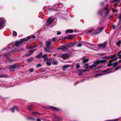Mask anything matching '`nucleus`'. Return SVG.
Masks as SVG:
<instances>
[{
  "label": "nucleus",
  "mask_w": 121,
  "mask_h": 121,
  "mask_svg": "<svg viewBox=\"0 0 121 121\" xmlns=\"http://www.w3.org/2000/svg\"><path fill=\"white\" fill-rule=\"evenodd\" d=\"M105 6L106 7H104L103 9L99 12V13L101 15L104 14L105 15L107 16L109 13V10H108V6L107 4H106Z\"/></svg>",
  "instance_id": "f257e3e1"
},
{
  "label": "nucleus",
  "mask_w": 121,
  "mask_h": 121,
  "mask_svg": "<svg viewBox=\"0 0 121 121\" xmlns=\"http://www.w3.org/2000/svg\"><path fill=\"white\" fill-rule=\"evenodd\" d=\"M30 39V37L29 36L26 37V38L23 39L21 41H16L14 45L17 47L19 46L20 44L21 43L26 41Z\"/></svg>",
  "instance_id": "f03ea898"
},
{
  "label": "nucleus",
  "mask_w": 121,
  "mask_h": 121,
  "mask_svg": "<svg viewBox=\"0 0 121 121\" xmlns=\"http://www.w3.org/2000/svg\"><path fill=\"white\" fill-rule=\"evenodd\" d=\"M5 20L2 18H0V29L3 28L5 26Z\"/></svg>",
  "instance_id": "7ed1b4c3"
},
{
  "label": "nucleus",
  "mask_w": 121,
  "mask_h": 121,
  "mask_svg": "<svg viewBox=\"0 0 121 121\" xmlns=\"http://www.w3.org/2000/svg\"><path fill=\"white\" fill-rule=\"evenodd\" d=\"M52 43L50 40L46 41L45 43L46 46L49 48H52Z\"/></svg>",
  "instance_id": "20e7f679"
},
{
  "label": "nucleus",
  "mask_w": 121,
  "mask_h": 121,
  "mask_svg": "<svg viewBox=\"0 0 121 121\" xmlns=\"http://www.w3.org/2000/svg\"><path fill=\"white\" fill-rule=\"evenodd\" d=\"M118 58V57L117 56L116 57H115V58L113 59L110 60L109 62V64H107V66H109L112 65V63H112L113 61H117V59Z\"/></svg>",
  "instance_id": "39448f33"
},
{
  "label": "nucleus",
  "mask_w": 121,
  "mask_h": 121,
  "mask_svg": "<svg viewBox=\"0 0 121 121\" xmlns=\"http://www.w3.org/2000/svg\"><path fill=\"white\" fill-rule=\"evenodd\" d=\"M54 19L51 17L49 18L47 20L46 24L47 25H50L54 21Z\"/></svg>",
  "instance_id": "423d86ee"
},
{
  "label": "nucleus",
  "mask_w": 121,
  "mask_h": 121,
  "mask_svg": "<svg viewBox=\"0 0 121 121\" xmlns=\"http://www.w3.org/2000/svg\"><path fill=\"white\" fill-rule=\"evenodd\" d=\"M103 28L101 27H98L97 29H96L95 30L94 34H99L103 30Z\"/></svg>",
  "instance_id": "0eeeda50"
},
{
  "label": "nucleus",
  "mask_w": 121,
  "mask_h": 121,
  "mask_svg": "<svg viewBox=\"0 0 121 121\" xmlns=\"http://www.w3.org/2000/svg\"><path fill=\"white\" fill-rule=\"evenodd\" d=\"M107 45V42H105L104 43L99 44L98 46L100 48H103L106 47Z\"/></svg>",
  "instance_id": "6e6552de"
},
{
  "label": "nucleus",
  "mask_w": 121,
  "mask_h": 121,
  "mask_svg": "<svg viewBox=\"0 0 121 121\" xmlns=\"http://www.w3.org/2000/svg\"><path fill=\"white\" fill-rule=\"evenodd\" d=\"M11 111L13 112L15 110L17 111L18 110V108L17 106H13L12 108L10 109Z\"/></svg>",
  "instance_id": "1a4fd4ad"
},
{
  "label": "nucleus",
  "mask_w": 121,
  "mask_h": 121,
  "mask_svg": "<svg viewBox=\"0 0 121 121\" xmlns=\"http://www.w3.org/2000/svg\"><path fill=\"white\" fill-rule=\"evenodd\" d=\"M16 66L15 65H12L10 66L9 68V70L10 71H13L16 68Z\"/></svg>",
  "instance_id": "9d476101"
},
{
  "label": "nucleus",
  "mask_w": 121,
  "mask_h": 121,
  "mask_svg": "<svg viewBox=\"0 0 121 121\" xmlns=\"http://www.w3.org/2000/svg\"><path fill=\"white\" fill-rule=\"evenodd\" d=\"M48 107V108H50V109H51V110H52V109H53V110H59V109L58 108H57L55 107H54V106H48V107Z\"/></svg>",
  "instance_id": "9b49d317"
},
{
  "label": "nucleus",
  "mask_w": 121,
  "mask_h": 121,
  "mask_svg": "<svg viewBox=\"0 0 121 121\" xmlns=\"http://www.w3.org/2000/svg\"><path fill=\"white\" fill-rule=\"evenodd\" d=\"M51 48H48L47 47H45L44 48V51L46 52H48L50 53L51 52V51L50 50V49Z\"/></svg>",
  "instance_id": "f8f14e48"
},
{
  "label": "nucleus",
  "mask_w": 121,
  "mask_h": 121,
  "mask_svg": "<svg viewBox=\"0 0 121 121\" xmlns=\"http://www.w3.org/2000/svg\"><path fill=\"white\" fill-rule=\"evenodd\" d=\"M68 48V47L67 45L63 46L62 51H64L67 50Z\"/></svg>",
  "instance_id": "ddd939ff"
},
{
  "label": "nucleus",
  "mask_w": 121,
  "mask_h": 121,
  "mask_svg": "<svg viewBox=\"0 0 121 121\" xmlns=\"http://www.w3.org/2000/svg\"><path fill=\"white\" fill-rule=\"evenodd\" d=\"M64 59H67L68 58V55L67 54H64L61 56Z\"/></svg>",
  "instance_id": "4468645a"
},
{
  "label": "nucleus",
  "mask_w": 121,
  "mask_h": 121,
  "mask_svg": "<svg viewBox=\"0 0 121 121\" xmlns=\"http://www.w3.org/2000/svg\"><path fill=\"white\" fill-rule=\"evenodd\" d=\"M120 0H114L113 1H112L111 2V3H112L113 2H115V3L116 4V5L117 4H118L119 2L120 1Z\"/></svg>",
  "instance_id": "2eb2a0df"
},
{
  "label": "nucleus",
  "mask_w": 121,
  "mask_h": 121,
  "mask_svg": "<svg viewBox=\"0 0 121 121\" xmlns=\"http://www.w3.org/2000/svg\"><path fill=\"white\" fill-rule=\"evenodd\" d=\"M89 60V59H85L84 58H83L82 60V62L83 63H85L87 62Z\"/></svg>",
  "instance_id": "dca6fc26"
},
{
  "label": "nucleus",
  "mask_w": 121,
  "mask_h": 121,
  "mask_svg": "<svg viewBox=\"0 0 121 121\" xmlns=\"http://www.w3.org/2000/svg\"><path fill=\"white\" fill-rule=\"evenodd\" d=\"M42 54V52H40V54L36 56V58H39L41 56Z\"/></svg>",
  "instance_id": "f3484780"
},
{
  "label": "nucleus",
  "mask_w": 121,
  "mask_h": 121,
  "mask_svg": "<svg viewBox=\"0 0 121 121\" xmlns=\"http://www.w3.org/2000/svg\"><path fill=\"white\" fill-rule=\"evenodd\" d=\"M118 63V61L116 62L113 63V65L112 64L113 66L115 67L117 65Z\"/></svg>",
  "instance_id": "a211bd4d"
},
{
  "label": "nucleus",
  "mask_w": 121,
  "mask_h": 121,
  "mask_svg": "<svg viewBox=\"0 0 121 121\" xmlns=\"http://www.w3.org/2000/svg\"><path fill=\"white\" fill-rule=\"evenodd\" d=\"M75 43H69V47L73 46V45H75Z\"/></svg>",
  "instance_id": "6ab92c4d"
},
{
  "label": "nucleus",
  "mask_w": 121,
  "mask_h": 121,
  "mask_svg": "<svg viewBox=\"0 0 121 121\" xmlns=\"http://www.w3.org/2000/svg\"><path fill=\"white\" fill-rule=\"evenodd\" d=\"M68 67V65H65L63 66L62 68V69L63 70H65Z\"/></svg>",
  "instance_id": "aec40b11"
},
{
  "label": "nucleus",
  "mask_w": 121,
  "mask_h": 121,
  "mask_svg": "<svg viewBox=\"0 0 121 121\" xmlns=\"http://www.w3.org/2000/svg\"><path fill=\"white\" fill-rule=\"evenodd\" d=\"M96 65H95L93 64L92 65L89 66V68L90 69H92L93 68L95 67L96 66Z\"/></svg>",
  "instance_id": "412c9836"
},
{
  "label": "nucleus",
  "mask_w": 121,
  "mask_h": 121,
  "mask_svg": "<svg viewBox=\"0 0 121 121\" xmlns=\"http://www.w3.org/2000/svg\"><path fill=\"white\" fill-rule=\"evenodd\" d=\"M8 75L7 74H4L0 76V78H6L8 77Z\"/></svg>",
  "instance_id": "4be33fe9"
},
{
  "label": "nucleus",
  "mask_w": 121,
  "mask_h": 121,
  "mask_svg": "<svg viewBox=\"0 0 121 121\" xmlns=\"http://www.w3.org/2000/svg\"><path fill=\"white\" fill-rule=\"evenodd\" d=\"M33 58L31 57L30 58H29L27 60L29 62H30L32 61L33 60Z\"/></svg>",
  "instance_id": "5701e85b"
},
{
  "label": "nucleus",
  "mask_w": 121,
  "mask_h": 121,
  "mask_svg": "<svg viewBox=\"0 0 121 121\" xmlns=\"http://www.w3.org/2000/svg\"><path fill=\"white\" fill-rule=\"evenodd\" d=\"M121 43V40H119L118 42H117V45L119 47Z\"/></svg>",
  "instance_id": "b1692460"
},
{
  "label": "nucleus",
  "mask_w": 121,
  "mask_h": 121,
  "mask_svg": "<svg viewBox=\"0 0 121 121\" xmlns=\"http://www.w3.org/2000/svg\"><path fill=\"white\" fill-rule=\"evenodd\" d=\"M110 70L109 69H106L105 70L104 72H105V73H109V72H108V71H109Z\"/></svg>",
  "instance_id": "393cba45"
},
{
  "label": "nucleus",
  "mask_w": 121,
  "mask_h": 121,
  "mask_svg": "<svg viewBox=\"0 0 121 121\" xmlns=\"http://www.w3.org/2000/svg\"><path fill=\"white\" fill-rule=\"evenodd\" d=\"M100 63H103L105 62L106 61V60H100Z\"/></svg>",
  "instance_id": "a878e982"
},
{
  "label": "nucleus",
  "mask_w": 121,
  "mask_h": 121,
  "mask_svg": "<svg viewBox=\"0 0 121 121\" xmlns=\"http://www.w3.org/2000/svg\"><path fill=\"white\" fill-rule=\"evenodd\" d=\"M116 55H117V54H114L113 55L111 56H110V58L111 59L114 58L116 57Z\"/></svg>",
  "instance_id": "bb28decb"
},
{
  "label": "nucleus",
  "mask_w": 121,
  "mask_h": 121,
  "mask_svg": "<svg viewBox=\"0 0 121 121\" xmlns=\"http://www.w3.org/2000/svg\"><path fill=\"white\" fill-rule=\"evenodd\" d=\"M33 108V107L32 106H29L28 107V110H30L31 109H32Z\"/></svg>",
  "instance_id": "cd10ccee"
},
{
  "label": "nucleus",
  "mask_w": 121,
  "mask_h": 121,
  "mask_svg": "<svg viewBox=\"0 0 121 121\" xmlns=\"http://www.w3.org/2000/svg\"><path fill=\"white\" fill-rule=\"evenodd\" d=\"M100 63V60H98L95 62L94 63L96 64H98Z\"/></svg>",
  "instance_id": "c85d7f7f"
},
{
  "label": "nucleus",
  "mask_w": 121,
  "mask_h": 121,
  "mask_svg": "<svg viewBox=\"0 0 121 121\" xmlns=\"http://www.w3.org/2000/svg\"><path fill=\"white\" fill-rule=\"evenodd\" d=\"M48 55L47 54H45L43 55L42 56V57L43 58H44L47 57Z\"/></svg>",
  "instance_id": "c756f323"
},
{
  "label": "nucleus",
  "mask_w": 121,
  "mask_h": 121,
  "mask_svg": "<svg viewBox=\"0 0 121 121\" xmlns=\"http://www.w3.org/2000/svg\"><path fill=\"white\" fill-rule=\"evenodd\" d=\"M73 32V30L69 29V33H72Z\"/></svg>",
  "instance_id": "7c9ffc66"
},
{
  "label": "nucleus",
  "mask_w": 121,
  "mask_h": 121,
  "mask_svg": "<svg viewBox=\"0 0 121 121\" xmlns=\"http://www.w3.org/2000/svg\"><path fill=\"white\" fill-rule=\"evenodd\" d=\"M82 45V44L80 43H79L77 45V47H81Z\"/></svg>",
  "instance_id": "2f4dec72"
},
{
  "label": "nucleus",
  "mask_w": 121,
  "mask_h": 121,
  "mask_svg": "<svg viewBox=\"0 0 121 121\" xmlns=\"http://www.w3.org/2000/svg\"><path fill=\"white\" fill-rule=\"evenodd\" d=\"M80 67V65H79V63H78L77 64L76 66V68H78Z\"/></svg>",
  "instance_id": "473e14b6"
},
{
  "label": "nucleus",
  "mask_w": 121,
  "mask_h": 121,
  "mask_svg": "<svg viewBox=\"0 0 121 121\" xmlns=\"http://www.w3.org/2000/svg\"><path fill=\"white\" fill-rule=\"evenodd\" d=\"M13 35L16 36L17 35V34L16 31H14L13 32Z\"/></svg>",
  "instance_id": "72a5a7b5"
},
{
  "label": "nucleus",
  "mask_w": 121,
  "mask_h": 121,
  "mask_svg": "<svg viewBox=\"0 0 121 121\" xmlns=\"http://www.w3.org/2000/svg\"><path fill=\"white\" fill-rule=\"evenodd\" d=\"M63 46L57 48V50H62Z\"/></svg>",
  "instance_id": "f704fd0d"
},
{
  "label": "nucleus",
  "mask_w": 121,
  "mask_h": 121,
  "mask_svg": "<svg viewBox=\"0 0 121 121\" xmlns=\"http://www.w3.org/2000/svg\"><path fill=\"white\" fill-rule=\"evenodd\" d=\"M56 40V38L54 37L52 39V40L54 42H55Z\"/></svg>",
  "instance_id": "c9c22d12"
},
{
  "label": "nucleus",
  "mask_w": 121,
  "mask_h": 121,
  "mask_svg": "<svg viewBox=\"0 0 121 121\" xmlns=\"http://www.w3.org/2000/svg\"><path fill=\"white\" fill-rule=\"evenodd\" d=\"M121 67H119V66H118L115 69V70L116 71H117L118 70V69H119L121 68Z\"/></svg>",
  "instance_id": "e433bc0d"
},
{
  "label": "nucleus",
  "mask_w": 121,
  "mask_h": 121,
  "mask_svg": "<svg viewBox=\"0 0 121 121\" xmlns=\"http://www.w3.org/2000/svg\"><path fill=\"white\" fill-rule=\"evenodd\" d=\"M73 36L71 35H69V39H71L73 38Z\"/></svg>",
  "instance_id": "4c0bfd02"
},
{
  "label": "nucleus",
  "mask_w": 121,
  "mask_h": 121,
  "mask_svg": "<svg viewBox=\"0 0 121 121\" xmlns=\"http://www.w3.org/2000/svg\"><path fill=\"white\" fill-rule=\"evenodd\" d=\"M46 64L47 65H49V66H50L51 65V63L50 62H47Z\"/></svg>",
  "instance_id": "58836bf2"
},
{
  "label": "nucleus",
  "mask_w": 121,
  "mask_h": 121,
  "mask_svg": "<svg viewBox=\"0 0 121 121\" xmlns=\"http://www.w3.org/2000/svg\"><path fill=\"white\" fill-rule=\"evenodd\" d=\"M118 18L120 20V21H121V14L119 15Z\"/></svg>",
  "instance_id": "ea45409f"
},
{
  "label": "nucleus",
  "mask_w": 121,
  "mask_h": 121,
  "mask_svg": "<svg viewBox=\"0 0 121 121\" xmlns=\"http://www.w3.org/2000/svg\"><path fill=\"white\" fill-rule=\"evenodd\" d=\"M102 74V73L98 74H97L95 75V77H96L97 76H99L101 75Z\"/></svg>",
  "instance_id": "a19ab883"
},
{
  "label": "nucleus",
  "mask_w": 121,
  "mask_h": 121,
  "mask_svg": "<svg viewBox=\"0 0 121 121\" xmlns=\"http://www.w3.org/2000/svg\"><path fill=\"white\" fill-rule=\"evenodd\" d=\"M119 119L118 118H116L111 120V121H118Z\"/></svg>",
  "instance_id": "79ce46f5"
},
{
  "label": "nucleus",
  "mask_w": 121,
  "mask_h": 121,
  "mask_svg": "<svg viewBox=\"0 0 121 121\" xmlns=\"http://www.w3.org/2000/svg\"><path fill=\"white\" fill-rule=\"evenodd\" d=\"M54 118H55L56 119V120H59V117L58 116H55L54 117Z\"/></svg>",
  "instance_id": "37998d69"
},
{
  "label": "nucleus",
  "mask_w": 121,
  "mask_h": 121,
  "mask_svg": "<svg viewBox=\"0 0 121 121\" xmlns=\"http://www.w3.org/2000/svg\"><path fill=\"white\" fill-rule=\"evenodd\" d=\"M93 29H92L91 30H88L87 31V33H91V32L92 31H93Z\"/></svg>",
  "instance_id": "c03bdc74"
},
{
  "label": "nucleus",
  "mask_w": 121,
  "mask_h": 121,
  "mask_svg": "<svg viewBox=\"0 0 121 121\" xmlns=\"http://www.w3.org/2000/svg\"><path fill=\"white\" fill-rule=\"evenodd\" d=\"M52 64H54L55 65H56L57 64V61H55L53 62Z\"/></svg>",
  "instance_id": "a18cd8bd"
},
{
  "label": "nucleus",
  "mask_w": 121,
  "mask_h": 121,
  "mask_svg": "<svg viewBox=\"0 0 121 121\" xmlns=\"http://www.w3.org/2000/svg\"><path fill=\"white\" fill-rule=\"evenodd\" d=\"M35 51V50H34V51H33V50H31V51H30L29 52H30V53L31 54L32 53Z\"/></svg>",
  "instance_id": "49530a36"
},
{
  "label": "nucleus",
  "mask_w": 121,
  "mask_h": 121,
  "mask_svg": "<svg viewBox=\"0 0 121 121\" xmlns=\"http://www.w3.org/2000/svg\"><path fill=\"white\" fill-rule=\"evenodd\" d=\"M48 57L44 58V60L45 61H46L48 60Z\"/></svg>",
  "instance_id": "de8ad7c7"
},
{
  "label": "nucleus",
  "mask_w": 121,
  "mask_h": 121,
  "mask_svg": "<svg viewBox=\"0 0 121 121\" xmlns=\"http://www.w3.org/2000/svg\"><path fill=\"white\" fill-rule=\"evenodd\" d=\"M81 71L83 72H86L88 71V70L87 69L84 70L83 69Z\"/></svg>",
  "instance_id": "09e8293b"
},
{
  "label": "nucleus",
  "mask_w": 121,
  "mask_h": 121,
  "mask_svg": "<svg viewBox=\"0 0 121 121\" xmlns=\"http://www.w3.org/2000/svg\"><path fill=\"white\" fill-rule=\"evenodd\" d=\"M61 34V33L60 32V31H58L57 33V35H60V34Z\"/></svg>",
  "instance_id": "8fccbe9b"
},
{
  "label": "nucleus",
  "mask_w": 121,
  "mask_h": 121,
  "mask_svg": "<svg viewBox=\"0 0 121 121\" xmlns=\"http://www.w3.org/2000/svg\"><path fill=\"white\" fill-rule=\"evenodd\" d=\"M34 70L33 69H30V72H32Z\"/></svg>",
  "instance_id": "3c124183"
},
{
  "label": "nucleus",
  "mask_w": 121,
  "mask_h": 121,
  "mask_svg": "<svg viewBox=\"0 0 121 121\" xmlns=\"http://www.w3.org/2000/svg\"><path fill=\"white\" fill-rule=\"evenodd\" d=\"M121 53V51H120L117 54V55H118Z\"/></svg>",
  "instance_id": "603ef678"
},
{
  "label": "nucleus",
  "mask_w": 121,
  "mask_h": 121,
  "mask_svg": "<svg viewBox=\"0 0 121 121\" xmlns=\"http://www.w3.org/2000/svg\"><path fill=\"white\" fill-rule=\"evenodd\" d=\"M41 66V64H38L37 66V67H40Z\"/></svg>",
  "instance_id": "864d4df0"
},
{
  "label": "nucleus",
  "mask_w": 121,
  "mask_h": 121,
  "mask_svg": "<svg viewBox=\"0 0 121 121\" xmlns=\"http://www.w3.org/2000/svg\"><path fill=\"white\" fill-rule=\"evenodd\" d=\"M118 11V10H113V12H117Z\"/></svg>",
  "instance_id": "5fc2aeb1"
},
{
  "label": "nucleus",
  "mask_w": 121,
  "mask_h": 121,
  "mask_svg": "<svg viewBox=\"0 0 121 121\" xmlns=\"http://www.w3.org/2000/svg\"><path fill=\"white\" fill-rule=\"evenodd\" d=\"M109 57L108 56H105L104 57V58L105 59H109Z\"/></svg>",
  "instance_id": "6e6d98bb"
},
{
  "label": "nucleus",
  "mask_w": 121,
  "mask_h": 121,
  "mask_svg": "<svg viewBox=\"0 0 121 121\" xmlns=\"http://www.w3.org/2000/svg\"><path fill=\"white\" fill-rule=\"evenodd\" d=\"M116 27V26L114 25H113L112 26V28L113 29H115Z\"/></svg>",
  "instance_id": "4d7b16f0"
},
{
  "label": "nucleus",
  "mask_w": 121,
  "mask_h": 121,
  "mask_svg": "<svg viewBox=\"0 0 121 121\" xmlns=\"http://www.w3.org/2000/svg\"><path fill=\"white\" fill-rule=\"evenodd\" d=\"M118 55V56H119V57L120 58V59H121V55L119 54Z\"/></svg>",
  "instance_id": "13d9d810"
},
{
  "label": "nucleus",
  "mask_w": 121,
  "mask_h": 121,
  "mask_svg": "<svg viewBox=\"0 0 121 121\" xmlns=\"http://www.w3.org/2000/svg\"><path fill=\"white\" fill-rule=\"evenodd\" d=\"M37 121H41V120L39 118H38L37 119Z\"/></svg>",
  "instance_id": "bf43d9fd"
},
{
  "label": "nucleus",
  "mask_w": 121,
  "mask_h": 121,
  "mask_svg": "<svg viewBox=\"0 0 121 121\" xmlns=\"http://www.w3.org/2000/svg\"><path fill=\"white\" fill-rule=\"evenodd\" d=\"M35 35H33L32 36V37L33 39H34L35 38Z\"/></svg>",
  "instance_id": "052dcab7"
},
{
  "label": "nucleus",
  "mask_w": 121,
  "mask_h": 121,
  "mask_svg": "<svg viewBox=\"0 0 121 121\" xmlns=\"http://www.w3.org/2000/svg\"><path fill=\"white\" fill-rule=\"evenodd\" d=\"M88 64L87 63H86L85 64V65L86 66H87L88 65Z\"/></svg>",
  "instance_id": "680f3d73"
},
{
  "label": "nucleus",
  "mask_w": 121,
  "mask_h": 121,
  "mask_svg": "<svg viewBox=\"0 0 121 121\" xmlns=\"http://www.w3.org/2000/svg\"><path fill=\"white\" fill-rule=\"evenodd\" d=\"M65 33H68V30H66L65 31Z\"/></svg>",
  "instance_id": "e2e57ef3"
},
{
  "label": "nucleus",
  "mask_w": 121,
  "mask_h": 121,
  "mask_svg": "<svg viewBox=\"0 0 121 121\" xmlns=\"http://www.w3.org/2000/svg\"><path fill=\"white\" fill-rule=\"evenodd\" d=\"M82 73H80L78 74V75H82Z\"/></svg>",
  "instance_id": "0e129e2a"
},
{
  "label": "nucleus",
  "mask_w": 121,
  "mask_h": 121,
  "mask_svg": "<svg viewBox=\"0 0 121 121\" xmlns=\"http://www.w3.org/2000/svg\"><path fill=\"white\" fill-rule=\"evenodd\" d=\"M44 71H45V70H41V73H42L43 72H44Z\"/></svg>",
  "instance_id": "69168bd1"
},
{
  "label": "nucleus",
  "mask_w": 121,
  "mask_h": 121,
  "mask_svg": "<svg viewBox=\"0 0 121 121\" xmlns=\"http://www.w3.org/2000/svg\"><path fill=\"white\" fill-rule=\"evenodd\" d=\"M112 17V16H109L108 17V18L109 19H110V18H111V17Z\"/></svg>",
  "instance_id": "338daca9"
},
{
  "label": "nucleus",
  "mask_w": 121,
  "mask_h": 121,
  "mask_svg": "<svg viewBox=\"0 0 121 121\" xmlns=\"http://www.w3.org/2000/svg\"><path fill=\"white\" fill-rule=\"evenodd\" d=\"M8 56H9V54H7L6 55V57H7L8 56Z\"/></svg>",
  "instance_id": "774afa93"
}]
</instances>
